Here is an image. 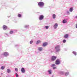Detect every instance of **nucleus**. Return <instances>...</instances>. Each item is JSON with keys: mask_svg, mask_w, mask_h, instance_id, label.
Returning a JSON list of instances; mask_svg holds the SVG:
<instances>
[{"mask_svg": "<svg viewBox=\"0 0 77 77\" xmlns=\"http://www.w3.org/2000/svg\"><path fill=\"white\" fill-rule=\"evenodd\" d=\"M44 16L43 15H41L39 17V20H42L44 19Z\"/></svg>", "mask_w": 77, "mask_h": 77, "instance_id": "obj_5", "label": "nucleus"}, {"mask_svg": "<svg viewBox=\"0 0 77 77\" xmlns=\"http://www.w3.org/2000/svg\"><path fill=\"white\" fill-rule=\"evenodd\" d=\"M63 42L65 43V42H66V40H63Z\"/></svg>", "mask_w": 77, "mask_h": 77, "instance_id": "obj_26", "label": "nucleus"}, {"mask_svg": "<svg viewBox=\"0 0 77 77\" xmlns=\"http://www.w3.org/2000/svg\"><path fill=\"white\" fill-rule=\"evenodd\" d=\"M45 28L46 29H48L49 27V26H46L45 27Z\"/></svg>", "mask_w": 77, "mask_h": 77, "instance_id": "obj_21", "label": "nucleus"}, {"mask_svg": "<svg viewBox=\"0 0 77 77\" xmlns=\"http://www.w3.org/2000/svg\"><path fill=\"white\" fill-rule=\"evenodd\" d=\"M63 23H67V21H66V19H64V20H63Z\"/></svg>", "mask_w": 77, "mask_h": 77, "instance_id": "obj_12", "label": "nucleus"}, {"mask_svg": "<svg viewBox=\"0 0 77 77\" xmlns=\"http://www.w3.org/2000/svg\"><path fill=\"white\" fill-rule=\"evenodd\" d=\"M56 67H53V69H56Z\"/></svg>", "mask_w": 77, "mask_h": 77, "instance_id": "obj_30", "label": "nucleus"}, {"mask_svg": "<svg viewBox=\"0 0 77 77\" xmlns=\"http://www.w3.org/2000/svg\"><path fill=\"white\" fill-rule=\"evenodd\" d=\"M57 57L55 56H53L51 58V60L53 61H54L55 60H56Z\"/></svg>", "mask_w": 77, "mask_h": 77, "instance_id": "obj_3", "label": "nucleus"}, {"mask_svg": "<svg viewBox=\"0 0 77 77\" xmlns=\"http://www.w3.org/2000/svg\"><path fill=\"white\" fill-rule=\"evenodd\" d=\"M53 17L54 19H55L56 18V15L55 14H53Z\"/></svg>", "mask_w": 77, "mask_h": 77, "instance_id": "obj_15", "label": "nucleus"}, {"mask_svg": "<svg viewBox=\"0 0 77 77\" xmlns=\"http://www.w3.org/2000/svg\"><path fill=\"white\" fill-rule=\"evenodd\" d=\"M21 72H22V73H24V72H25L26 70H25V69H24V68H22L21 69Z\"/></svg>", "mask_w": 77, "mask_h": 77, "instance_id": "obj_9", "label": "nucleus"}, {"mask_svg": "<svg viewBox=\"0 0 77 77\" xmlns=\"http://www.w3.org/2000/svg\"><path fill=\"white\" fill-rule=\"evenodd\" d=\"M73 9V8H70L69 10L70 12H72V11Z\"/></svg>", "mask_w": 77, "mask_h": 77, "instance_id": "obj_20", "label": "nucleus"}, {"mask_svg": "<svg viewBox=\"0 0 77 77\" xmlns=\"http://www.w3.org/2000/svg\"><path fill=\"white\" fill-rule=\"evenodd\" d=\"M51 66H56V65H55V64H52Z\"/></svg>", "mask_w": 77, "mask_h": 77, "instance_id": "obj_29", "label": "nucleus"}, {"mask_svg": "<svg viewBox=\"0 0 77 77\" xmlns=\"http://www.w3.org/2000/svg\"><path fill=\"white\" fill-rule=\"evenodd\" d=\"M29 43H30V44H32V43H33V41H30Z\"/></svg>", "mask_w": 77, "mask_h": 77, "instance_id": "obj_28", "label": "nucleus"}, {"mask_svg": "<svg viewBox=\"0 0 77 77\" xmlns=\"http://www.w3.org/2000/svg\"><path fill=\"white\" fill-rule=\"evenodd\" d=\"M3 28L4 30H6L8 29V27L5 25H4L3 26Z\"/></svg>", "mask_w": 77, "mask_h": 77, "instance_id": "obj_6", "label": "nucleus"}, {"mask_svg": "<svg viewBox=\"0 0 77 77\" xmlns=\"http://www.w3.org/2000/svg\"><path fill=\"white\" fill-rule=\"evenodd\" d=\"M68 36H69L68 34H66L64 35V37L65 38H68Z\"/></svg>", "mask_w": 77, "mask_h": 77, "instance_id": "obj_10", "label": "nucleus"}, {"mask_svg": "<svg viewBox=\"0 0 77 77\" xmlns=\"http://www.w3.org/2000/svg\"><path fill=\"white\" fill-rule=\"evenodd\" d=\"M16 76L17 77H18V74H17V73H16Z\"/></svg>", "mask_w": 77, "mask_h": 77, "instance_id": "obj_27", "label": "nucleus"}, {"mask_svg": "<svg viewBox=\"0 0 77 77\" xmlns=\"http://www.w3.org/2000/svg\"><path fill=\"white\" fill-rule=\"evenodd\" d=\"M38 5L40 7H43L44 5V4L43 2H39L38 3Z\"/></svg>", "mask_w": 77, "mask_h": 77, "instance_id": "obj_2", "label": "nucleus"}, {"mask_svg": "<svg viewBox=\"0 0 77 77\" xmlns=\"http://www.w3.org/2000/svg\"><path fill=\"white\" fill-rule=\"evenodd\" d=\"M47 45V43L46 42L44 43L43 44V47H45L46 46V45Z\"/></svg>", "mask_w": 77, "mask_h": 77, "instance_id": "obj_11", "label": "nucleus"}, {"mask_svg": "<svg viewBox=\"0 0 77 77\" xmlns=\"http://www.w3.org/2000/svg\"><path fill=\"white\" fill-rule=\"evenodd\" d=\"M4 55L5 56H8L9 55V54L7 52H5L4 53Z\"/></svg>", "mask_w": 77, "mask_h": 77, "instance_id": "obj_7", "label": "nucleus"}, {"mask_svg": "<svg viewBox=\"0 0 77 77\" xmlns=\"http://www.w3.org/2000/svg\"><path fill=\"white\" fill-rule=\"evenodd\" d=\"M76 18H77V16H76Z\"/></svg>", "mask_w": 77, "mask_h": 77, "instance_id": "obj_32", "label": "nucleus"}, {"mask_svg": "<svg viewBox=\"0 0 77 77\" xmlns=\"http://www.w3.org/2000/svg\"><path fill=\"white\" fill-rule=\"evenodd\" d=\"M69 72H66L65 73V75L66 76H67V75H69Z\"/></svg>", "mask_w": 77, "mask_h": 77, "instance_id": "obj_18", "label": "nucleus"}, {"mask_svg": "<svg viewBox=\"0 0 77 77\" xmlns=\"http://www.w3.org/2000/svg\"><path fill=\"white\" fill-rule=\"evenodd\" d=\"M60 63V60L59 59H57L56 60L55 64L56 65H58Z\"/></svg>", "mask_w": 77, "mask_h": 77, "instance_id": "obj_4", "label": "nucleus"}, {"mask_svg": "<svg viewBox=\"0 0 77 77\" xmlns=\"http://www.w3.org/2000/svg\"><path fill=\"white\" fill-rule=\"evenodd\" d=\"M76 28H77V24H76Z\"/></svg>", "mask_w": 77, "mask_h": 77, "instance_id": "obj_31", "label": "nucleus"}, {"mask_svg": "<svg viewBox=\"0 0 77 77\" xmlns=\"http://www.w3.org/2000/svg\"><path fill=\"white\" fill-rule=\"evenodd\" d=\"M15 69L16 71L17 72H18V68H16Z\"/></svg>", "mask_w": 77, "mask_h": 77, "instance_id": "obj_25", "label": "nucleus"}, {"mask_svg": "<svg viewBox=\"0 0 77 77\" xmlns=\"http://www.w3.org/2000/svg\"><path fill=\"white\" fill-rule=\"evenodd\" d=\"M38 50L40 51H42V48H38Z\"/></svg>", "mask_w": 77, "mask_h": 77, "instance_id": "obj_14", "label": "nucleus"}, {"mask_svg": "<svg viewBox=\"0 0 77 77\" xmlns=\"http://www.w3.org/2000/svg\"><path fill=\"white\" fill-rule=\"evenodd\" d=\"M5 66H2L1 67V69H5Z\"/></svg>", "mask_w": 77, "mask_h": 77, "instance_id": "obj_16", "label": "nucleus"}, {"mask_svg": "<svg viewBox=\"0 0 77 77\" xmlns=\"http://www.w3.org/2000/svg\"><path fill=\"white\" fill-rule=\"evenodd\" d=\"M58 26V24H57V23H55L54 26V29H56L57 27Z\"/></svg>", "mask_w": 77, "mask_h": 77, "instance_id": "obj_8", "label": "nucleus"}, {"mask_svg": "<svg viewBox=\"0 0 77 77\" xmlns=\"http://www.w3.org/2000/svg\"><path fill=\"white\" fill-rule=\"evenodd\" d=\"M48 72L50 74H51V70H48Z\"/></svg>", "mask_w": 77, "mask_h": 77, "instance_id": "obj_17", "label": "nucleus"}, {"mask_svg": "<svg viewBox=\"0 0 77 77\" xmlns=\"http://www.w3.org/2000/svg\"><path fill=\"white\" fill-rule=\"evenodd\" d=\"M68 13H69V11L67 12V13L68 14Z\"/></svg>", "mask_w": 77, "mask_h": 77, "instance_id": "obj_33", "label": "nucleus"}, {"mask_svg": "<svg viewBox=\"0 0 77 77\" xmlns=\"http://www.w3.org/2000/svg\"><path fill=\"white\" fill-rule=\"evenodd\" d=\"M73 53L75 54V56H76L77 54H76V53L74 51L73 52Z\"/></svg>", "mask_w": 77, "mask_h": 77, "instance_id": "obj_23", "label": "nucleus"}, {"mask_svg": "<svg viewBox=\"0 0 77 77\" xmlns=\"http://www.w3.org/2000/svg\"><path fill=\"white\" fill-rule=\"evenodd\" d=\"M18 16L19 17H21V15L20 14H18Z\"/></svg>", "mask_w": 77, "mask_h": 77, "instance_id": "obj_24", "label": "nucleus"}, {"mask_svg": "<svg viewBox=\"0 0 77 77\" xmlns=\"http://www.w3.org/2000/svg\"><path fill=\"white\" fill-rule=\"evenodd\" d=\"M7 71L8 73H9L11 72V70L9 69H8L7 70Z\"/></svg>", "mask_w": 77, "mask_h": 77, "instance_id": "obj_19", "label": "nucleus"}, {"mask_svg": "<svg viewBox=\"0 0 77 77\" xmlns=\"http://www.w3.org/2000/svg\"><path fill=\"white\" fill-rule=\"evenodd\" d=\"M1 74H2V73H1Z\"/></svg>", "mask_w": 77, "mask_h": 77, "instance_id": "obj_34", "label": "nucleus"}, {"mask_svg": "<svg viewBox=\"0 0 77 77\" xmlns=\"http://www.w3.org/2000/svg\"><path fill=\"white\" fill-rule=\"evenodd\" d=\"M60 46L59 45H57L55 47V48L56 49V51L57 52H58V51H60Z\"/></svg>", "mask_w": 77, "mask_h": 77, "instance_id": "obj_1", "label": "nucleus"}, {"mask_svg": "<svg viewBox=\"0 0 77 77\" xmlns=\"http://www.w3.org/2000/svg\"><path fill=\"white\" fill-rule=\"evenodd\" d=\"M41 41L39 40H38V41H37V42H36V44H39V43H41Z\"/></svg>", "mask_w": 77, "mask_h": 77, "instance_id": "obj_13", "label": "nucleus"}, {"mask_svg": "<svg viewBox=\"0 0 77 77\" xmlns=\"http://www.w3.org/2000/svg\"><path fill=\"white\" fill-rule=\"evenodd\" d=\"M13 33H14V32H13V31H11L10 32V34H12Z\"/></svg>", "mask_w": 77, "mask_h": 77, "instance_id": "obj_22", "label": "nucleus"}]
</instances>
